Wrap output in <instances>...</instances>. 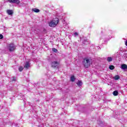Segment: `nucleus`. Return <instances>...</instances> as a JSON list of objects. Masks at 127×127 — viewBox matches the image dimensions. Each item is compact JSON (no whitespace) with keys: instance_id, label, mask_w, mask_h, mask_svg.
I'll use <instances>...</instances> for the list:
<instances>
[{"instance_id":"nucleus-16","label":"nucleus","mask_w":127,"mask_h":127,"mask_svg":"<svg viewBox=\"0 0 127 127\" xmlns=\"http://www.w3.org/2000/svg\"><path fill=\"white\" fill-rule=\"evenodd\" d=\"M52 51L55 52V53H57V52H58V50H57L56 48H52Z\"/></svg>"},{"instance_id":"nucleus-8","label":"nucleus","mask_w":127,"mask_h":127,"mask_svg":"<svg viewBox=\"0 0 127 127\" xmlns=\"http://www.w3.org/2000/svg\"><path fill=\"white\" fill-rule=\"evenodd\" d=\"M32 11H34V12H39V11H40V10H39V9L35 8H33L32 9Z\"/></svg>"},{"instance_id":"nucleus-13","label":"nucleus","mask_w":127,"mask_h":127,"mask_svg":"<svg viewBox=\"0 0 127 127\" xmlns=\"http://www.w3.org/2000/svg\"><path fill=\"white\" fill-rule=\"evenodd\" d=\"M114 96H118L119 95V92L117 90H115L113 92Z\"/></svg>"},{"instance_id":"nucleus-9","label":"nucleus","mask_w":127,"mask_h":127,"mask_svg":"<svg viewBox=\"0 0 127 127\" xmlns=\"http://www.w3.org/2000/svg\"><path fill=\"white\" fill-rule=\"evenodd\" d=\"M122 69H123L124 70H126V69H127V65L126 64H123L121 65Z\"/></svg>"},{"instance_id":"nucleus-10","label":"nucleus","mask_w":127,"mask_h":127,"mask_svg":"<svg viewBox=\"0 0 127 127\" xmlns=\"http://www.w3.org/2000/svg\"><path fill=\"white\" fill-rule=\"evenodd\" d=\"M76 84L77 86H78V87H81V86H82V85L83 84V83L82 82V81H81V80H78Z\"/></svg>"},{"instance_id":"nucleus-15","label":"nucleus","mask_w":127,"mask_h":127,"mask_svg":"<svg viewBox=\"0 0 127 127\" xmlns=\"http://www.w3.org/2000/svg\"><path fill=\"white\" fill-rule=\"evenodd\" d=\"M114 78L115 79V80H119L120 79V76L119 75H116Z\"/></svg>"},{"instance_id":"nucleus-6","label":"nucleus","mask_w":127,"mask_h":127,"mask_svg":"<svg viewBox=\"0 0 127 127\" xmlns=\"http://www.w3.org/2000/svg\"><path fill=\"white\" fill-rule=\"evenodd\" d=\"M29 67H30V65H29V62H26L24 67L25 68V69H28Z\"/></svg>"},{"instance_id":"nucleus-12","label":"nucleus","mask_w":127,"mask_h":127,"mask_svg":"<svg viewBox=\"0 0 127 127\" xmlns=\"http://www.w3.org/2000/svg\"><path fill=\"white\" fill-rule=\"evenodd\" d=\"M107 61L108 62H112V61H113V58H112L111 57H108Z\"/></svg>"},{"instance_id":"nucleus-4","label":"nucleus","mask_w":127,"mask_h":127,"mask_svg":"<svg viewBox=\"0 0 127 127\" xmlns=\"http://www.w3.org/2000/svg\"><path fill=\"white\" fill-rule=\"evenodd\" d=\"M60 64V63L57 61H55L52 62V67L53 68H57L58 67V65Z\"/></svg>"},{"instance_id":"nucleus-3","label":"nucleus","mask_w":127,"mask_h":127,"mask_svg":"<svg viewBox=\"0 0 127 127\" xmlns=\"http://www.w3.org/2000/svg\"><path fill=\"white\" fill-rule=\"evenodd\" d=\"M16 48L15 47L14 45L13 44H10L8 46V49L9 51V52H12V51H14Z\"/></svg>"},{"instance_id":"nucleus-2","label":"nucleus","mask_w":127,"mask_h":127,"mask_svg":"<svg viewBox=\"0 0 127 127\" xmlns=\"http://www.w3.org/2000/svg\"><path fill=\"white\" fill-rule=\"evenodd\" d=\"M59 23V18H55L53 19V20L49 23V25L51 27H55V26H57V24Z\"/></svg>"},{"instance_id":"nucleus-17","label":"nucleus","mask_w":127,"mask_h":127,"mask_svg":"<svg viewBox=\"0 0 127 127\" xmlns=\"http://www.w3.org/2000/svg\"><path fill=\"white\" fill-rule=\"evenodd\" d=\"M23 70V66H20L19 67V72H22Z\"/></svg>"},{"instance_id":"nucleus-7","label":"nucleus","mask_w":127,"mask_h":127,"mask_svg":"<svg viewBox=\"0 0 127 127\" xmlns=\"http://www.w3.org/2000/svg\"><path fill=\"white\" fill-rule=\"evenodd\" d=\"M6 12L9 15L13 14V11L12 10H7Z\"/></svg>"},{"instance_id":"nucleus-19","label":"nucleus","mask_w":127,"mask_h":127,"mask_svg":"<svg viewBox=\"0 0 127 127\" xmlns=\"http://www.w3.org/2000/svg\"><path fill=\"white\" fill-rule=\"evenodd\" d=\"M3 38V36L1 34H0V39H2Z\"/></svg>"},{"instance_id":"nucleus-5","label":"nucleus","mask_w":127,"mask_h":127,"mask_svg":"<svg viewBox=\"0 0 127 127\" xmlns=\"http://www.w3.org/2000/svg\"><path fill=\"white\" fill-rule=\"evenodd\" d=\"M10 3H16V4H19L20 3V0H8Z\"/></svg>"},{"instance_id":"nucleus-21","label":"nucleus","mask_w":127,"mask_h":127,"mask_svg":"<svg viewBox=\"0 0 127 127\" xmlns=\"http://www.w3.org/2000/svg\"><path fill=\"white\" fill-rule=\"evenodd\" d=\"M125 45H126V46H127V41H126V42H125Z\"/></svg>"},{"instance_id":"nucleus-20","label":"nucleus","mask_w":127,"mask_h":127,"mask_svg":"<svg viewBox=\"0 0 127 127\" xmlns=\"http://www.w3.org/2000/svg\"><path fill=\"white\" fill-rule=\"evenodd\" d=\"M74 35H75V36H78V35H79L78 34V33L77 32H75Z\"/></svg>"},{"instance_id":"nucleus-11","label":"nucleus","mask_w":127,"mask_h":127,"mask_svg":"<svg viewBox=\"0 0 127 127\" xmlns=\"http://www.w3.org/2000/svg\"><path fill=\"white\" fill-rule=\"evenodd\" d=\"M75 80H76V78H75V76L74 75H72L70 77V81L71 82H74Z\"/></svg>"},{"instance_id":"nucleus-1","label":"nucleus","mask_w":127,"mask_h":127,"mask_svg":"<svg viewBox=\"0 0 127 127\" xmlns=\"http://www.w3.org/2000/svg\"><path fill=\"white\" fill-rule=\"evenodd\" d=\"M82 64L85 68H89L91 64H92V60L88 58H84L82 62Z\"/></svg>"},{"instance_id":"nucleus-18","label":"nucleus","mask_w":127,"mask_h":127,"mask_svg":"<svg viewBox=\"0 0 127 127\" xmlns=\"http://www.w3.org/2000/svg\"><path fill=\"white\" fill-rule=\"evenodd\" d=\"M12 82H15V81H16V77L15 76H13V77H12Z\"/></svg>"},{"instance_id":"nucleus-14","label":"nucleus","mask_w":127,"mask_h":127,"mask_svg":"<svg viewBox=\"0 0 127 127\" xmlns=\"http://www.w3.org/2000/svg\"><path fill=\"white\" fill-rule=\"evenodd\" d=\"M109 69L110 70H114V69H115V66H114L113 65H110Z\"/></svg>"}]
</instances>
